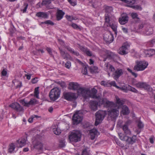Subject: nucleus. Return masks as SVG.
I'll use <instances>...</instances> for the list:
<instances>
[{"instance_id":"aec40b11","label":"nucleus","mask_w":155,"mask_h":155,"mask_svg":"<svg viewBox=\"0 0 155 155\" xmlns=\"http://www.w3.org/2000/svg\"><path fill=\"white\" fill-rule=\"evenodd\" d=\"M143 33L145 35H150L153 33V29L149 26L147 27L143 31Z\"/></svg>"},{"instance_id":"13d9d810","label":"nucleus","mask_w":155,"mask_h":155,"mask_svg":"<svg viewBox=\"0 0 155 155\" xmlns=\"http://www.w3.org/2000/svg\"><path fill=\"white\" fill-rule=\"evenodd\" d=\"M19 106V105L18 103L15 102L12 103L11 105L9 106V107H18Z\"/></svg>"},{"instance_id":"ddd939ff","label":"nucleus","mask_w":155,"mask_h":155,"mask_svg":"<svg viewBox=\"0 0 155 155\" xmlns=\"http://www.w3.org/2000/svg\"><path fill=\"white\" fill-rule=\"evenodd\" d=\"M128 19L127 15L126 13H124L121 15V17L119 18V22L121 25H124L127 22Z\"/></svg>"},{"instance_id":"72a5a7b5","label":"nucleus","mask_w":155,"mask_h":155,"mask_svg":"<svg viewBox=\"0 0 155 155\" xmlns=\"http://www.w3.org/2000/svg\"><path fill=\"white\" fill-rule=\"evenodd\" d=\"M39 87L35 88L34 91V96L38 98H39Z\"/></svg>"},{"instance_id":"412c9836","label":"nucleus","mask_w":155,"mask_h":155,"mask_svg":"<svg viewBox=\"0 0 155 155\" xmlns=\"http://www.w3.org/2000/svg\"><path fill=\"white\" fill-rule=\"evenodd\" d=\"M64 14V12L62 10H58L57 12V18L58 20L61 19Z\"/></svg>"},{"instance_id":"b1692460","label":"nucleus","mask_w":155,"mask_h":155,"mask_svg":"<svg viewBox=\"0 0 155 155\" xmlns=\"http://www.w3.org/2000/svg\"><path fill=\"white\" fill-rule=\"evenodd\" d=\"M36 15L38 17L42 18H45L48 17L47 14L46 13L44 12H38L36 14Z\"/></svg>"},{"instance_id":"69168bd1","label":"nucleus","mask_w":155,"mask_h":155,"mask_svg":"<svg viewBox=\"0 0 155 155\" xmlns=\"http://www.w3.org/2000/svg\"><path fill=\"white\" fill-rule=\"evenodd\" d=\"M46 50L50 54L52 55L51 50V48H47Z\"/></svg>"},{"instance_id":"4d7b16f0","label":"nucleus","mask_w":155,"mask_h":155,"mask_svg":"<svg viewBox=\"0 0 155 155\" xmlns=\"http://www.w3.org/2000/svg\"><path fill=\"white\" fill-rule=\"evenodd\" d=\"M131 16L133 18H138V15L136 13L133 12L131 14Z\"/></svg>"},{"instance_id":"4c0bfd02","label":"nucleus","mask_w":155,"mask_h":155,"mask_svg":"<svg viewBox=\"0 0 155 155\" xmlns=\"http://www.w3.org/2000/svg\"><path fill=\"white\" fill-rule=\"evenodd\" d=\"M67 49L71 53L73 54L74 55L78 56L79 55L78 53L76 51H74L73 49H72L70 47H68L67 48Z\"/></svg>"},{"instance_id":"2eb2a0df","label":"nucleus","mask_w":155,"mask_h":155,"mask_svg":"<svg viewBox=\"0 0 155 155\" xmlns=\"http://www.w3.org/2000/svg\"><path fill=\"white\" fill-rule=\"evenodd\" d=\"M64 97L66 99L70 101L72 99L77 98L78 97L75 93H66L64 94Z\"/></svg>"},{"instance_id":"e433bc0d","label":"nucleus","mask_w":155,"mask_h":155,"mask_svg":"<svg viewBox=\"0 0 155 155\" xmlns=\"http://www.w3.org/2000/svg\"><path fill=\"white\" fill-rule=\"evenodd\" d=\"M122 2L131 5L135 2V0H120Z\"/></svg>"},{"instance_id":"6e6d98bb","label":"nucleus","mask_w":155,"mask_h":155,"mask_svg":"<svg viewBox=\"0 0 155 155\" xmlns=\"http://www.w3.org/2000/svg\"><path fill=\"white\" fill-rule=\"evenodd\" d=\"M7 71L5 69H4L1 72V75L2 76H6L7 75Z\"/></svg>"},{"instance_id":"79ce46f5","label":"nucleus","mask_w":155,"mask_h":155,"mask_svg":"<svg viewBox=\"0 0 155 155\" xmlns=\"http://www.w3.org/2000/svg\"><path fill=\"white\" fill-rule=\"evenodd\" d=\"M143 82H140L135 84V86L138 88H142L143 85Z\"/></svg>"},{"instance_id":"864d4df0","label":"nucleus","mask_w":155,"mask_h":155,"mask_svg":"<svg viewBox=\"0 0 155 155\" xmlns=\"http://www.w3.org/2000/svg\"><path fill=\"white\" fill-rule=\"evenodd\" d=\"M65 66L68 69H69L71 66V63L69 61L67 62L65 64Z\"/></svg>"},{"instance_id":"e2e57ef3","label":"nucleus","mask_w":155,"mask_h":155,"mask_svg":"<svg viewBox=\"0 0 155 155\" xmlns=\"http://www.w3.org/2000/svg\"><path fill=\"white\" fill-rule=\"evenodd\" d=\"M101 84L102 85H104V86H109L107 84V83L106 82L102 81L101 82Z\"/></svg>"},{"instance_id":"4468645a","label":"nucleus","mask_w":155,"mask_h":155,"mask_svg":"<svg viewBox=\"0 0 155 155\" xmlns=\"http://www.w3.org/2000/svg\"><path fill=\"white\" fill-rule=\"evenodd\" d=\"M128 45L127 44H124L118 51V53L124 55L127 53V48Z\"/></svg>"},{"instance_id":"c03bdc74","label":"nucleus","mask_w":155,"mask_h":155,"mask_svg":"<svg viewBox=\"0 0 155 155\" xmlns=\"http://www.w3.org/2000/svg\"><path fill=\"white\" fill-rule=\"evenodd\" d=\"M91 71L92 73H96L97 72L98 68L97 67H93L91 68Z\"/></svg>"},{"instance_id":"58836bf2","label":"nucleus","mask_w":155,"mask_h":155,"mask_svg":"<svg viewBox=\"0 0 155 155\" xmlns=\"http://www.w3.org/2000/svg\"><path fill=\"white\" fill-rule=\"evenodd\" d=\"M129 87L128 91H130L135 93H138V91L135 88L130 85L129 86Z\"/></svg>"},{"instance_id":"0eeeda50","label":"nucleus","mask_w":155,"mask_h":155,"mask_svg":"<svg viewBox=\"0 0 155 155\" xmlns=\"http://www.w3.org/2000/svg\"><path fill=\"white\" fill-rule=\"evenodd\" d=\"M107 115L105 110H99L95 114L96 120L95 125L96 126L100 124Z\"/></svg>"},{"instance_id":"338daca9","label":"nucleus","mask_w":155,"mask_h":155,"mask_svg":"<svg viewBox=\"0 0 155 155\" xmlns=\"http://www.w3.org/2000/svg\"><path fill=\"white\" fill-rule=\"evenodd\" d=\"M146 25H143V24H141L139 26V29H142L143 27H144V28H146Z\"/></svg>"},{"instance_id":"423d86ee","label":"nucleus","mask_w":155,"mask_h":155,"mask_svg":"<svg viewBox=\"0 0 155 155\" xmlns=\"http://www.w3.org/2000/svg\"><path fill=\"white\" fill-rule=\"evenodd\" d=\"M87 112L86 110H81L78 111L74 114L72 117L73 123L74 125H77L82 121V116L79 115L84 114Z\"/></svg>"},{"instance_id":"6e6552de","label":"nucleus","mask_w":155,"mask_h":155,"mask_svg":"<svg viewBox=\"0 0 155 155\" xmlns=\"http://www.w3.org/2000/svg\"><path fill=\"white\" fill-rule=\"evenodd\" d=\"M60 94V90L58 87H55L50 91L49 93V96L51 101H55L59 98Z\"/></svg>"},{"instance_id":"a18cd8bd","label":"nucleus","mask_w":155,"mask_h":155,"mask_svg":"<svg viewBox=\"0 0 155 155\" xmlns=\"http://www.w3.org/2000/svg\"><path fill=\"white\" fill-rule=\"evenodd\" d=\"M69 3L73 6H74L77 5L76 0H67Z\"/></svg>"},{"instance_id":"473e14b6","label":"nucleus","mask_w":155,"mask_h":155,"mask_svg":"<svg viewBox=\"0 0 155 155\" xmlns=\"http://www.w3.org/2000/svg\"><path fill=\"white\" fill-rule=\"evenodd\" d=\"M59 49L60 50V53L61 55L64 58H68L69 55L68 54L65 53V52L62 51L61 49H60L59 48Z\"/></svg>"},{"instance_id":"052dcab7","label":"nucleus","mask_w":155,"mask_h":155,"mask_svg":"<svg viewBox=\"0 0 155 155\" xmlns=\"http://www.w3.org/2000/svg\"><path fill=\"white\" fill-rule=\"evenodd\" d=\"M38 81V78H36L32 80L31 82L33 84H35Z\"/></svg>"},{"instance_id":"0e129e2a","label":"nucleus","mask_w":155,"mask_h":155,"mask_svg":"<svg viewBox=\"0 0 155 155\" xmlns=\"http://www.w3.org/2000/svg\"><path fill=\"white\" fill-rule=\"evenodd\" d=\"M122 30L123 32L125 33H128V29L127 28L124 27L122 28Z\"/></svg>"},{"instance_id":"c85d7f7f","label":"nucleus","mask_w":155,"mask_h":155,"mask_svg":"<svg viewBox=\"0 0 155 155\" xmlns=\"http://www.w3.org/2000/svg\"><path fill=\"white\" fill-rule=\"evenodd\" d=\"M117 103L120 105H122L124 103V101L123 100L120 99L117 96H115Z\"/></svg>"},{"instance_id":"39448f33","label":"nucleus","mask_w":155,"mask_h":155,"mask_svg":"<svg viewBox=\"0 0 155 155\" xmlns=\"http://www.w3.org/2000/svg\"><path fill=\"white\" fill-rule=\"evenodd\" d=\"M110 107L107 110H105L107 115H108L107 118L110 120H113L116 119L119 114L118 109L119 107L117 108L113 109Z\"/></svg>"},{"instance_id":"dca6fc26","label":"nucleus","mask_w":155,"mask_h":155,"mask_svg":"<svg viewBox=\"0 0 155 155\" xmlns=\"http://www.w3.org/2000/svg\"><path fill=\"white\" fill-rule=\"evenodd\" d=\"M104 69L105 70L108 72L109 76L110 74L109 72L114 71L115 70L114 68L112 65L107 63L105 64Z\"/></svg>"},{"instance_id":"8fccbe9b","label":"nucleus","mask_w":155,"mask_h":155,"mask_svg":"<svg viewBox=\"0 0 155 155\" xmlns=\"http://www.w3.org/2000/svg\"><path fill=\"white\" fill-rule=\"evenodd\" d=\"M82 73L84 74H87V69L86 66H84L82 69Z\"/></svg>"},{"instance_id":"bf43d9fd","label":"nucleus","mask_w":155,"mask_h":155,"mask_svg":"<svg viewBox=\"0 0 155 155\" xmlns=\"http://www.w3.org/2000/svg\"><path fill=\"white\" fill-rule=\"evenodd\" d=\"M71 26L74 29L79 28V26L75 23H72L71 25Z\"/></svg>"},{"instance_id":"a19ab883","label":"nucleus","mask_w":155,"mask_h":155,"mask_svg":"<svg viewBox=\"0 0 155 155\" xmlns=\"http://www.w3.org/2000/svg\"><path fill=\"white\" fill-rule=\"evenodd\" d=\"M144 126L143 123L140 120L137 121V127L139 128L140 129L143 128Z\"/></svg>"},{"instance_id":"bb28decb","label":"nucleus","mask_w":155,"mask_h":155,"mask_svg":"<svg viewBox=\"0 0 155 155\" xmlns=\"http://www.w3.org/2000/svg\"><path fill=\"white\" fill-rule=\"evenodd\" d=\"M105 10L106 13L105 15L106 14H108L109 15V17L110 18L111 17H110V13L112 11L113 9L112 7H111L107 6L105 8Z\"/></svg>"},{"instance_id":"49530a36","label":"nucleus","mask_w":155,"mask_h":155,"mask_svg":"<svg viewBox=\"0 0 155 155\" xmlns=\"http://www.w3.org/2000/svg\"><path fill=\"white\" fill-rule=\"evenodd\" d=\"M66 19L69 21H71L73 20H75V18L72 16L70 15H66Z\"/></svg>"},{"instance_id":"9b49d317","label":"nucleus","mask_w":155,"mask_h":155,"mask_svg":"<svg viewBox=\"0 0 155 155\" xmlns=\"http://www.w3.org/2000/svg\"><path fill=\"white\" fill-rule=\"evenodd\" d=\"M36 100L34 99H31L29 102L26 101L25 100H22L20 101L21 103L23 106H26L33 105L36 104Z\"/></svg>"},{"instance_id":"a211bd4d","label":"nucleus","mask_w":155,"mask_h":155,"mask_svg":"<svg viewBox=\"0 0 155 155\" xmlns=\"http://www.w3.org/2000/svg\"><path fill=\"white\" fill-rule=\"evenodd\" d=\"M27 140V137H23L21 138L20 140H17V142L19 144V146H18V147H21L24 146L26 144Z\"/></svg>"},{"instance_id":"2f4dec72","label":"nucleus","mask_w":155,"mask_h":155,"mask_svg":"<svg viewBox=\"0 0 155 155\" xmlns=\"http://www.w3.org/2000/svg\"><path fill=\"white\" fill-rule=\"evenodd\" d=\"M53 131L54 133L56 135H59L61 133V130L58 127H57L56 128H54V130Z\"/></svg>"},{"instance_id":"4be33fe9","label":"nucleus","mask_w":155,"mask_h":155,"mask_svg":"<svg viewBox=\"0 0 155 155\" xmlns=\"http://www.w3.org/2000/svg\"><path fill=\"white\" fill-rule=\"evenodd\" d=\"M12 82L16 88H20L22 86L21 82L17 80H14Z\"/></svg>"},{"instance_id":"a878e982","label":"nucleus","mask_w":155,"mask_h":155,"mask_svg":"<svg viewBox=\"0 0 155 155\" xmlns=\"http://www.w3.org/2000/svg\"><path fill=\"white\" fill-rule=\"evenodd\" d=\"M129 85H125L121 87H119L118 89L123 91L124 92L127 93L128 91V88Z\"/></svg>"},{"instance_id":"5fc2aeb1","label":"nucleus","mask_w":155,"mask_h":155,"mask_svg":"<svg viewBox=\"0 0 155 155\" xmlns=\"http://www.w3.org/2000/svg\"><path fill=\"white\" fill-rule=\"evenodd\" d=\"M59 146V147H64L65 146V143L62 140H60Z\"/></svg>"},{"instance_id":"f03ea898","label":"nucleus","mask_w":155,"mask_h":155,"mask_svg":"<svg viewBox=\"0 0 155 155\" xmlns=\"http://www.w3.org/2000/svg\"><path fill=\"white\" fill-rule=\"evenodd\" d=\"M129 121L126 122L125 124L123 126V129L124 133L127 136H124L121 133L118 134L120 138L122 140L126 141L129 144H133L136 142V136L134 135L132 137H128V136L131 135V132L129 129L127 124Z\"/></svg>"},{"instance_id":"680f3d73","label":"nucleus","mask_w":155,"mask_h":155,"mask_svg":"<svg viewBox=\"0 0 155 155\" xmlns=\"http://www.w3.org/2000/svg\"><path fill=\"white\" fill-rule=\"evenodd\" d=\"M24 5L25 7L22 11L23 12H25L26 11V9L27 8L28 5L27 3H25L24 4Z\"/></svg>"},{"instance_id":"603ef678","label":"nucleus","mask_w":155,"mask_h":155,"mask_svg":"<svg viewBox=\"0 0 155 155\" xmlns=\"http://www.w3.org/2000/svg\"><path fill=\"white\" fill-rule=\"evenodd\" d=\"M127 70L129 72H130L132 74L133 76H134L135 78L137 77V74L136 73L133 72L129 68H127Z\"/></svg>"},{"instance_id":"6ab92c4d","label":"nucleus","mask_w":155,"mask_h":155,"mask_svg":"<svg viewBox=\"0 0 155 155\" xmlns=\"http://www.w3.org/2000/svg\"><path fill=\"white\" fill-rule=\"evenodd\" d=\"M90 135L91 140H94L95 139V136L97 135L98 131L95 129H93L89 131Z\"/></svg>"},{"instance_id":"3c124183","label":"nucleus","mask_w":155,"mask_h":155,"mask_svg":"<svg viewBox=\"0 0 155 155\" xmlns=\"http://www.w3.org/2000/svg\"><path fill=\"white\" fill-rule=\"evenodd\" d=\"M42 23L47 24L48 25H54V23L52 22L51 21L49 20H47L44 22H42Z\"/></svg>"},{"instance_id":"20e7f679","label":"nucleus","mask_w":155,"mask_h":155,"mask_svg":"<svg viewBox=\"0 0 155 155\" xmlns=\"http://www.w3.org/2000/svg\"><path fill=\"white\" fill-rule=\"evenodd\" d=\"M81 135L80 131L73 130L68 136V139L71 142L76 143L81 140Z\"/></svg>"},{"instance_id":"1a4fd4ad","label":"nucleus","mask_w":155,"mask_h":155,"mask_svg":"<svg viewBox=\"0 0 155 155\" xmlns=\"http://www.w3.org/2000/svg\"><path fill=\"white\" fill-rule=\"evenodd\" d=\"M136 64L134 69L137 71L144 70L148 65V63L145 61H137Z\"/></svg>"},{"instance_id":"cd10ccee","label":"nucleus","mask_w":155,"mask_h":155,"mask_svg":"<svg viewBox=\"0 0 155 155\" xmlns=\"http://www.w3.org/2000/svg\"><path fill=\"white\" fill-rule=\"evenodd\" d=\"M127 5L128 6L130 7L131 8H134L135 10H138L139 11H141L142 10V8L141 7L140 5Z\"/></svg>"},{"instance_id":"f257e3e1","label":"nucleus","mask_w":155,"mask_h":155,"mask_svg":"<svg viewBox=\"0 0 155 155\" xmlns=\"http://www.w3.org/2000/svg\"><path fill=\"white\" fill-rule=\"evenodd\" d=\"M68 88L71 90H77L78 94L85 98L90 97L93 98L97 97L96 94L97 91L94 88H93L91 91L88 88L80 87V85L78 83L73 82L69 83Z\"/></svg>"},{"instance_id":"393cba45","label":"nucleus","mask_w":155,"mask_h":155,"mask_svg":"<svg viewBox=\"0 0 155 155\" xmlns=\"http://www.w3.org/2000/svg\"><path fill=\"white\" fill-rule=\"evenodd\" d=\"M146 53L147 56H151L155 54V50L153 49H150L146 51Z\"/></svg>"},{"instance_id":"f704fd0d","label":"nucleus","mask_w":155,"mask_h":155,"mask_svg":"<svg viewBox=\"0 0 155 155\" xmlns=\"http://www.w3.org/2000/svg\"><path fill=\"white\" fill-rule=\"evenodd\" d=\"M82 50L88 56H91L92 55V53L88 49L85 48H83Z\"/></svg>"},{"instance_id":"c756f323","label":"nucleus","mask_w":155,"mask_h":155,"mask_svg":"<svg viewBox=\"0 0 155 155\" xmlns=\"http://www.w3.org/2000/svg\"><path fill=\"white\" fill-rule=\"evenodd\" d=\"M106 57H112L116 56V55L115 54L109 51H106Z\"/></svg>"},{"instance_id":"774afa93","label":"nucleus","mask_w":155,"mask_h":155,"mask_svg":"<svg viewBox=\"0 0 155 155\" xmlns=\"http://www.w3.org/2000/svg\"><path fill=\"white\" fill-rule=\"evenodd\" d=\"M33 118L34 117H33L32 116L30 118H29L28 120V121L30 123H32L33 121Z\"/></svg>"},{"instance_id":"f3484780","label":"nucleus","mask_w":155,"mask_h":155,"mask_svg":"<svg viewBox=\"0 0 155 155\" xmlns=\"http://www.w3.org/2000/svg\"><path fill=\"white\" fill-rule=\"evenodd\" d=\"M123 74V71L121 69H117L113 74V77L115 80H117L118 78Z\"/></svg>"},{"instance_id":"7ed1b4c3","label":"nucleus","mask_w":155,"mask_h":155,"mask_svg":"<svg viewBox=\"0 0 155 155\" xmlns=\"http://www.w3.org/2000/svg\"><path fill=\"white\" fill-rule=\"evenodd\" d=\"M105 16V24L107 26H110L114 31L115 35L117 34V23L115 21L116 19L113 17H109V15L106 14Z\"/></svg>"},{"instance_id":"f8f14e48","label":"nucleus","mask_w":155,"mask_h":155,"mask_svg":"<svg viewBox=\"0 0 155 155\" xmlns=\"http://www.w3.org/2000/svg\"><path fill=\"white\" fill-rule=\"evenodd\" d=\"M104 39L106 42L109 43L112 42L114 40L113 35L110 32L105 34L104 36Z\"/></svg>"},{"instance_id":"ea45409f","label":"nucleus","mask_w":155,"mask_h":155,"mask_svg":"<svg viewBox=\"0 0 155 155\" xmlns=\"http://www.w3.org/2000/svg\"><path fill=\"white\" fill-rule=\"evenodd\" d=\"M14 110L16 111L17 112L23 111L24 109L23 107H12Z\"/></svg>"},{"instance_id":"7c9ffc66","label":"nucleus","mask_w":155,"mask_h":155,"mask_svg":"<svg viewBox=\"0 0 155 155\" xmlns=\"http://www.w3.org/2000/svg\"><path fill=\"white\" fill-rule=\"evenodd\" d=\"M143 86L142 88H143L146 90L149 91L151 89L150 86L146 83L143 82Z\"/></svg>"},{"instance_id":"c9c22d12","label":"nucleus","mask_w":155,"mask_h":155,"mask_svg":"<svg viewBox=\"0 0 155 155\" xmlns=\"http://www.w3.org/2000/svg\"><path fill=\"white\" fill-rule=\"evenodd\" d=\"M15 148V146L13 143H12L9 145V147L8 149V152L12 153L14 150Z\"/></svg>"},{"instance_id":"9d476101","label":"nucleus","mask_w":155,"mask_h":155,"mask_svg":"<svg viewBox=\"0 0 155 155\" xmlns=\"http://www.w3.org/2000/svg\"><path fill=\"white\" fill-rule=\"evenodd\" d=\"M32 145L34 148L38 150H41L43 149V144L39 141L37 140L34 141L33 142Z\"/></svg>"},{"instance_id":"09e8293b","label":"nucleus","mask_w":155,"mask_h":155,"mask_svg":"<svg viewBox=\"0 0 155 155\" xmlns=\"http://www.w3.org/2000/svg\"><path fill=\"white\" fill-rule=\"evenodd\" d=\"M109 85H108L109 86H113L115 87H116L117 88H119V87L117 85L115 81H111V82L109 83Z\"/></svg>"},{"instance_id":"37998d69","label":"nucleus","mask_w":155,"mask_h":155,"mask_svg":"<svg viewBox=\"0 0 155 155\" xmlns=\"http://www.w3.org/2000/svg\"><path fill=\"white\" fill-rule=\"evenodd\" d=\"M51 0H43L42 4L43 5H49L51 3Z\"/></svg>"},{"instance_id":"de8ad7c7","label":"nucleus","mask_w":155,"mask_h":155,"mask_svg":"<svg viewBox=\"0 0 155 155\" xmlns=\"http://www.w3.org/2000/svg\"><path fill=\"white\" fill-rule=\"evenodd\" d=\"M106 104H107L108 107H112L114 105V103L113 102L109 101H106Z\"/></svg>"},{"instance_id":"5701e85b","label":"nucleus","mask_w":155,"mask_h":155,"mask_svg":"<svg viewBox=\"0 0 155 155\" xmlns=\"http://www.w3.org/2000/svg\"><path fill=\"white\" fill-rule=\"evenodd\" d=\"M122 110L121 111V114L123 115H128L130 112V111L128 108V107H122Z\"/></svg>"}]
</instances>
